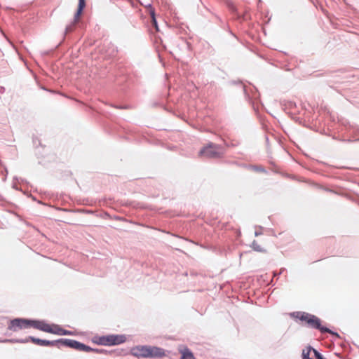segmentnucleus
<instances>
[{
  "instance_id": "2eb2a0df",
  "label": "nucleus",
  "mask_w": 359,
  "mask_h": 359,
  "mask_svg": "<svg viewBox=\"0 0 359 359\" xmlns=\"http://www.w3.org/2000/svg\"><path fill=\"white\" fill-rule=\"evenodd\" d=\"M77 22H74V23L72 25H70L69 26L67 27L66 28V32L68 33V32H71L73 31L74 29V25Z\"/></svg>"
},
{
  "instance_id": "6e6552de",
  "label": "nucleus",
  "mask_w": 359,
  "mask_h": 359,
  "mask_svg": "<svg viewBox=\"0 0 359 359\" xmlns=\"http://www.w3.org/2000/svg\"><path fill=\"white\" fill-rule=\"evenodd\" d=\"M181 353L180 359H195L192 352L187 347L180 351Z\"/></svg>"
},
{
  "instance_id": "7ed1b4c3",
  "label": "nucleus",
  "mask_w": 359,
  "mask_h": 359,
  "mask_svg": "<svg viewBox=\"0 0 359 359\" xmlns=\"http://www.w3.org/2000/svg\"><path fill=\"white\" fill-rule=\"evenodd\" d=\"M298 315L299 320L306 322L309 327L318 329L321 332H328L333 334V332H332L331 330H330L328 328L321 326L320 320L316 316L307 313H299Z\"/></svg>"
},
{
  "instance_id": "f03ea898",
  "label": "nucleus",
  "mask_w": 359,
  "mask_h": 359,
  "mask_svg": "<svg viewBox=\"0 0 359 359\" xmlns=\"http://www.w3.org/2000/svg\"><path fill=\"white\" fill-rule=\"evenodd\" d=\"M133 355L142 358H162L165 355L164 350L150 346H137L132 348Z\"/></svg>"
},
{
  "instance_id": "dca6fc26",
  "label": "nucleus",
  "mask_w": 359,
  "mask_h": 359,
  "mask_svg": "<svg viewBox=\"0 0 359 359\" xmlns=\"http://www.w3.org/2000/svg\"><path fill=\"white\" fill-rule=\"evenodd\" d=\"M314 357L316 359H325L320 353H319L317 351H314Z\"/></svg>"
},
{
  "instance_id": "4468645a",
  "label": "nucleus",
  "mask_w": 359,
  "mask_h": 359,
  "mask_svg": "<svg viewBox=\"0 0 359 359\" xmlns=\"http://www.w3.org/2000/svg\"><path fill=\"white\" fill-rule=\"evenodd\" d=\"M82 346L83 347H81V351L90 352V351H94V349H93L90 346H88L83 344H82Z\"/></svg>"
},
{
  "instance_id": "f257e3e1",
  "label": "nucleus",
  "mask_w": 359,
  "mask_h": 359,
  "mask_svg": "<svg viewBox=\"0 0 359 359\" xmlns=\"http://www.w3.org/2000/svg\"><path fill=\"white\" fill-rule=\"evenodd\" d=\"M34 327L36 330L57 335H69L71 332L56 324H48L43 320L15 318L11 321L8 329L16 332L23 328Z\"/></svg>"
},
{
  "instance_id": "ddd939ff",
  "label": "nucleus",
  "mask_w": 359,
  "mask_h": 359,
  "mask_svg": "<svg viewBox=\"0 0 359 359\" xmlns=\"http://www.w3.org/2000/svg\"><path fill=\"white\" fill-rule=\"evenodd\" d=\"M252 247L256 251H258V252H263V251H264L263 248H262L260 245H259L256 241H254L252 243Z\"/></svg>"
},
{
  "instance_id": "1a4fd4ad",
  "label": "nucleus",
  "mask_w": 359,
  "mask_h": 359,
  "mask_svg": "<svg viewBox=\"0 0 359 359\" xmlns=\"http://www.w3.org/2000/svg\"><path fill=\"white\" fill-rule=\"evenodd\" d=\"M86 6L85 0H79L78 9L75 14V22H78Z\"/></svg>"
},
{
  "instance_id": "9d476101",
  "label": "nucleus",
  "mask_w": 359,
  "mask_h": 359,
  "mask_svg": "<svg viewBox=\"0 0 359 359\" xmlns=\"http://www.w3.org/2000/svg\"><path fill=\"white\" fill-rule=\"evenodd\" d=\"M58 341H48L41 339V346H54Z\"/></svg>"
},
{
  "instance_id": "9b49d317",
  "label": "nucleus",
  "mask_w": 359,
  "mask_h": 359,
  "mask_svg": "<svg viewBox=\"0 0 359 359\" xmlns=\"http://www.w3.org/2000/svg\"><path fill=\"white\" fill-rule=\"evenodd\" d=\"M29 340L30 341H32V343L41 346V339H37V338H35V337H29V339H26L25 341H22V342H27Z\"/></svg>"
},
{
  "instance_id": "39448f33",
  "label": "nucleus",
  "mask_w": 359,
  "mask_h": 359,
  "mask_svg": "<svg viewBox=\"0 0 359 359\" xmlns=\"http://www.w3.org/2000/svg\"><path fill=\"white\" fill-rule=\"evenodd\" d=\"M200 156L206 158H219L222 156V153L219 151V147L215 144H210L201 150Z\"/></svg>"
},
{
  "instance_id": "0eeeda50",
  "label": "nucleus",
  "mask_w": 359,
  "mask_h": 359,
  "mask_svg": "<svg viewBox=\"0 0 359 359\" xmlns=\"http://www.w3.org/2000/svg\"><path fill=\"white\" fill-rule=\"evenodd\" d=\"M314 351H316L311 346L306 347L302 351V359H313Z\"/></svg>"
},
{
  "instance_id": "20e7f679",
  "label": "nucleus",
  "mask_w": 359,
  "mask_h": 359,
  "mask_svg": "<svg viewBox=\"0 0 359 359\" xmlns=\"http://www.w3.org/2000/svg\"><path fill=\"white\" fill-rule=\"evenodd\" d=\"M126 337L123 335H107L102 337H95L93 341L97 344L103 346H114L123 343Z\"/></svg>"
},
{
  "instance_id": "f8f14e48",
  "label": "nucleus",
  "mask_w": 359,
  "mask_h": 359,
  "mask_svg": "<svg viewBox=\"0 0 359 359\" xmlns=\"http://www.w3.org/2000/svg\"><path fill=\"white\" fill-rule=\"evenodd\" d=\"M150 15H151V20H152L153 25L155 27L156 30L158 31V25H157V22H156V18H155V13H154V10H151L150 11Z\"/></svg>"
},
{
  "instance_id": "423d86ee",
  "label": "nucleus",
  "mask_w": 359,
  "mask_h": 359,
  "mask_svg": "<svg viewBox=\"0 0 359 359\" xmlns=\"http://www.w3.org/2000/svg\"><path fill=\"white\" fill-rule=\"evenodd\" d=\"M58 342L79 351H81V347H83L82 343L73 339H60Z\"/></svg>"
}]
</instances>
